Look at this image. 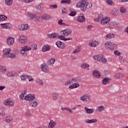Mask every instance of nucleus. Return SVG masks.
Masks as SVG:
<instances>
[{
    "instance_id": "obj_26",
    "label": "nucleus",
    "mask_w": 128,
    "mask_h": 128,
    "mask_svg": "<svg viewBox=\"0 0 128 128\" xmlns=\"http://www.w3.org/2000/svg\"><path fill=\"white\" fill-rule=\"evenodd\" d=\"M42 18L44 20H52V16L50 15L44 14L42 16Z\"/></svg>"
},
{
    "instance_id": "obj_4",
    "label": "nucleus",
    "mask_w": 128,
    "mask_h": 128,
    "mask_svg": "<svg viewBox=\"0 0 128 128\" xmlns=\"http://www.w3.org/2000/svg\"><path fill=\"white\" fill-rule=\"evenodd\" d=\"M80 100L84 102H88L92 100V96L89 94H84L80 98Z\"/></svg>"
},
{
    "instance_id": "obj_1",
    "label": "nucleus",
    "mask_w": 128,
    "mask_h": 128,
    "mask_svg": "<svg viewBox=\"0 0 128 128\" xmlns=\"http://www.w3.org/2000/svg\"><path fill=\"white\" fill-rule=\"evenodd\" d=\"M80 80L78 78H72L71 80H68L65 83V86H70L69 88L72 90V88H79L80 84L78 82H80Z\"/></svg>"
},
{
    "instance_id": "obj_5",
    "label": "nucleus",
    "mask_w": 128,
    "mask_h": 128,
    "mask_svg": "<svg viewBox=\"0 0 128 128\" xmlns=\"http://www.w3.org/2000/svg\"><path fill=\"white\" fill-rule=\"evenodd\" d=\"M18 40L20 44H24L28 42V38L24 35H20L18 38Z\"/></svg>"
},
{
    "instance_id": "obj_42",
    "label": "nucleus",
    "mask_w": 128,
    "mask_h": 128,
    "mask_svg": "<svg viewBox=\"0 0 128 128\" xmlns=\"http://www.w3.org/2000/svg\"><path fill=\"white\" fill-rule=\"evenodd\" d=\"M20 54L22 56H28V52H26L25 51H22V50H20Z\"/></svg>"
},
{
    "instance_id": "obj_25",
    "label": "nucleus",
    "mask_w": 128,
    "mask_h": 128,
    "mask_svg": "<svg viewBox=\"0 0 128 128\" xmlns=\"http://www.w3.org/2000/svg\"><path fill=\"white\" fill-rule=\"evenodd\" d=\"M93 58L94 60H97L98 62H100L102 59V54H98L96 56H93Z\"/></svg>"
},
{
    "instance_id": "obj_9",
    "label": "nucleus",
    "mask_w": 128,
    "mask_h": 128,
    "mask_svg": "<svg viewBox=\"0 0 128 128\" xmlns=\"http://www.w3.org/2000/svg\"><path fill=\"white\" fill-rule=\"evenodd\" d=\"M10 48L5 49L3 50L4 54L3 57L4 58H10Z\"/></svg>"
},
{
    "instance_id": "obj_24",
    "label": "nucleus",
    "mask_w": 128,
    "mask_h": 128,
    "mask_svg": "<svg viewBox=\"0 0 128 128\" xmlns=\"http://www.w3.org/2000/svg\"><path fill=\"white\" fill-rule=\"evenodd\" d=\"M111 14L113 16H118V10L116 8H114L112 10Z\"/></svg>"
},
{
    "instance_id": "obj_18",
    "label": "nucleus",
    "mask_w": 128,
    "mask_h": 128,
    "mask_svg": "<svg viewBox=\"0 0 128 128\" xmlns=\"http://www.w3.org/2000/svg\"><path fill=\"white\" fill-rule=\"evenodd\" d=\"M114 36H116L114 34H106L104 36V39L106 40H111V38H114Z\"/></svg>"
},
{
    "instance_id": "obj_60",
    "label": "nucleus",
    "mask_w": 128,
    "mask_h": 128,
    "mask_svg": "<svg viewBox=\"0 0 128 128\" xmlns=\"http://www.w3.org/2000/svg\"><path fill=\"white\" fill-rule=\"evenodd\" d=\"M24 94H20V100H25V99H24Z\"/></svg>"
},
{
    "instance_id": "obj_32",
    "label": "nucleus",
    "mask_w": 128,
    "mask_h": 128,
    "mask_svg": "<svg viewBox=\"0 0 128 128\" xmlns=\"http://www.w3.org/2000/svg\"><path fill=\"white\" fill-rule=\"evenodd\" d=\"M21 50L26 52H28V50H32V48H28V46H24V47H22Z\"/></svg>"
},
{
    "instance_id": "obj_23",
    "label": "nucleus",
    "mask_w": 128,
    "mask_h": 128,
    "mask_svg": "<svg viewBox=\"0 0 128 128\" xmlns=\"http://www.w3.org/2000/svg\"><path fill=\"white\" fill-rule=\"evenodd\" d=\"M56 62V59L54 58H50L47 62L48 66H54Z\"/></svg>"
},
{
    "instance_id": "obj_56",
    "label": "nucleus",
    "mask_w": 128,
    "mask_h": 128,
    "mask_svg": "<svg viewBox=\"0 0 128 128\" xmlns=\"http://www.w3.org/2000/svg\"><path fill=\"white\" fill-rule=\"evenodd\" d=\"M24 24H20L18 26V30H24Z\"/></svg>"
},
{
    "instance_id": "obj_44",
    "label": "nucleus",
    "mask_w": 128,
    "mask_h": 128,
    "mask_svg": "<svg viewBox=\"0 0 128 128\" xmlns=\"http://www.w3.org/2000/svg\"><path fill=\"white\" fill-rule=\"evenodd\" d=\"M12 118L11 116H7L6 118V122L10 123L12 122Z\"/></svg>"
},
{
    "instance_id": "obj_14",
    "label": "nucleus",
    "mask_w": 128,
    "mask_h": 128,
    "mask_svg": "<svg viewBox=\"0 0 128 128\" xmlns=\"http://www.w3.org/2000/svg\"><path fill=\"white\" fill-rule=\"evenodd\" d=\"M56 122L54 120H51L48 124L49 128H54L56 126Z\"/></svg>"
},
{
    "instance_id": "obj_46",
    "label": "nucleus",
    "mask_w": 128,
    "mask_h": 128,
    "mask_svg": "<svg viewBox=\"0 0 128 128\" xmlns=\"http://www.w3.org/2000/svg\"><path fill=\"white\" fill-rule=\"evenodd\" d=\"M34 19L35 20H36V22H38V20H40V16H37L36 14H35L34 16Z\"/></svg>"
},
{
    "instance_id": "obj_55",
    "label": "nucleus",
    "mask_w": 128,
    "mask_h": 128,
    "mask_svg": "<svg viewBox=\"0 0 128 128\" xmlns=\"http://www.w3.org/2000/svg\"><path fill=\"white\" fill-rule=\"evenodd\" d=\"M14 106V102L12 100H10L9 102V106Z\"/></svg>"
},
{
    "instance_id": "obj_38",
    "label": "nucleus",
    "mask_w": 128,
    "mask_h": 128,
    "mask_svg": "<svg viewBox=\"0 0 128 128\" xmlns=\"http://www.w3.org/2000/svg\"><path fill=\"white\" fill-rule=\"evenodd\" d=\"M90 65L88 64H82L81 65V68H82L83 70H86V68H89Z\"/></svg>"
},
{
    "instance_id": "obj_15",
    "label": "nucleus",
    "mask_w": 128,
    "mask_h": 128,
    "mask_svg": "<svg viewBox=\"0 0 128 128\" xmlns=\"http://www.w3.org/2000/svg\"><path fill=\"white\" fill-rule=\"evenodd\" d=\"M110 18L109 17L103 18L101 20V24H108V22H110Z\"/></svg>"
},
{
    "instance_id": "obj_52",
    "label": "nucleus",
    "mask_w": 128,
    "mask_h": 128,
    "mask_svg": "<svg viewBox=\"0 0 128 128\" xmlns=\"http://www.w3.org/2000/svg\"><path fill=\"white\" fill-rule=\"evenodd\" d=\"M24 2L25 4H30V2H34V0H24Z\"/></svg>"
},
{
    "instance_id": "obj_63",
    "label": "nucleus",
    "mask_w": 128,
    "mask_h": 128,
    "mask_svg": "<svg viewBox=\"0 0 128 128\" xmlns=\"http://www.w3.org/2000/svg\"><path fill=\"white\" fill-rule=\"evenodd\" d=\"M72 52L73 54H78V52H80V49H75Z\"/></svg>"
},
{
    "instance_id": "obj_59",
    "label": "nucleus",
    "mask_w": 128,
    "mask_h": 128,
    "mask_svg": "<svg viewBox=\"0 0 128 128\" xmlns=\"http://www.w3.org/2000/svg\"><path fill=\"white\" fill-rule=\"evenodd\" d=\"M106 2L108 4H110L111 6V4H112V0H106Z\"/></svg>"
},
{
    "instance_id": "obj_34",
    "label": "nucleus",
    "mask_w": 128,
    "mask_h": 128,
    "mask_svg": "<svg viewBox=\"0 0 128 128\" xmlns=\"http://www.w3.org/2000/svg\"><path fill=\"white\" fill-rule=\"evenodd\" d=\"M111 44L112 42H106L104 44L106 48H107V50H110L111 46Z\"/></svg>"
},
{
    "instance_id": "obj_49",
    "label": "nucleus",
    "mask_w": 128,
    "mask_h": 128,
    "mask_svg": "<svg viewBox=\"0 0 128 128\" xmlns=\"http://www.w3.org/2000/svg\"><path fill=\"white\" fill-rule=\"evenodd\" d=\"M27 78H28L29 82H34V78H32V76L27 74Z\"/></svg>"
},
{
    "instance_id": "obj_19",
    "label": "nucleus",
    "mask_w": 128,
    "mask_h": 128,
    "mask_svg": "<svg viewBox=\"0 0 128 128\" xmlns=\"http://www.w3.org/2000/svg\"><path fill=\"white\" fill-rule=\"evenodd\" d=\"M84 122L86 124H96V122H98V120L96 118H93L92 120H84Z\"/></svg>"
},
{
    "instance_id": "obj_62",
    "label": "nucleus",
    "mask_w": 128,
    "mask_h": 128,
    "mask_svg": "<svg viewBox=\"0 0 128 128\" xmlns=\"http://www.w3.org/2000/svg\"><path fill=\"white\" fill-rule=\"evenodd\" d=\"M114 54H115V56H119L120 54V53L118 52V50H116L114 52Z\"/></svg>"
},
{
    "instance_id": "obj_3",
    "label": "nucleus",
    "mask_w": 128,
    "mask_h": 128,
    "mask_svg": "<svg viewBox=\"0 0 128 128\" xmlns=\"http://www.w3.org/2000/svg\"><path fill=\"white\" fill-rule=\"evenodd\" d=\"M35 98H36V97L34 96V94H28L24 97V99L26 100H27L28 102H29L30 105L31 106H33L34 108H36V106H38V102L36 101H34V100Z\"/></svg>"
},
{
    "instance_id": "obj_8",
    "label": "nucleus",
    "mask_w": 128,
    "mask_h": 128,
    "mask_svg": "<svg viewBox=\"0 0 128 128\" xmlns=\"http://www.w3.org/2000/svg\"><path fill=\"white\" fill-rule=\"evenodd\" d=\"M72 32V30L70 28H66L64 30L61 31V34H64L65 36H70Z\"/></svg>"
},
{
    "instance_id": "obj_21",
    "label": "nucleus",
    "mask_w": 128,
    "mask_h": 128,
    "mask_svg": "<svg viewBox=\"0 0 128 128\" xmlns=\"http://www.w3.org/2000/svg\"><path fill=\"white\" fill-rule=\"evenodd\" d=\"M51 48L52 47H50V45H45L42 47V52H48V50H50Z\"/></svg>"
},
{
    "instance_id": "obj_22",
    "label": "nucleus",
    "mask_w": 128,
    "mask_h": 128,
    "mask_svg": "<svg viewBox=\"0 0 128 128\" xmlns=\"http://www.w3.org/2000/svg\"><path fill=\"white\" fill-rule=\"evenodd\" d=\"M93 76H94V78H100V72L98 70H94L93 72Z\"/></svg>"
},
{
    "instance_id": "obj_50",
    "label": "nucleus",
    "mask_w": 128,
    "mask_h": 128,
    "mask_svg": "<svg viewBox=\"0 0 128 128\" xmlns=\"http://www.w3.org/2000/svg\"><path fill=\"white\" fill-rule=\"evenodd\" d=\"M92 26L88 25L87 26L86 30L90 32V30H92Z\"/></svg>"
},
{
    "instance_id": "obj_27",
    "label": "nucleus",
    "mask_w": 128,
    "mask_h": 128,
    "mask_svg": "<svg viewBox=\"0 0 128 128\" xmlns=\"http://www.w3.org/2000/svg\"><path fill=\"white\" fill-rule=\"evenodd\" d=\"M36 8L38 12H42L44 8V4L42 3L38 4L36 6Z\"/></svg>"
},
{
    "instance_id": "obj_54",
    "label": "nucleus",
    "mask_w": 128,
    "mask_h": 128,
    "mask_svg": "<svg viewBox=\"0 0 128 128\" xmlns=\"http://www.w3.org/2000/svg\"><path fill=\"white\" fill-rule=\"evenodd\" d=\"M9 58H16V54L14 53H10V54L9 55Z\"/></svg>"
},
{
    "instance_id": "obj_48",
    "label": "nucleus",
    "mask_w": 128,
    "mask_h": 128,
    "mask_svg": "<svg viewBox=\"0 0 128 128\" xmlns=\"http://www.w3.org/2000/svg\"><path fill=\"white\" fill-rule=\"evenodd\" d=\"M70 0H62L61 4H70Z\"/></svg>"
},
{
    "instance_id": "obj_53",
    "label": "nucleus",
    "mask_w": 128,
    "mask_h": 128,
    "mask_svg": "<svg viewBox=\"0 0 128 128\" xmlns=\"http://www.w3.org/2000/svg\"><path fill=\"white\" fill-rule=\"evenodd\" d=\"M10 100H5L4 101V104H5V106H9Z\"/></svg>"
},
{
    "instance_id": "obj_20",
    "label": "nucleus",
    "mask_w": 128,
    "mask_h": 128,
    "mask_svg": "<svg viewBox=\"0 0 128 128\" xmlns=\"http://www.w3.org/2000/svg\"><path fill=\"white\" fill-rule=\"evenodd\" d=\"M48 38H58V33L53 32L46 35Z\"/></svg>"
},
{
    "instance_id": "obj_2",
    "label": "nucleus",
    "mask_w": 128,
    "mask_h": 128,
    "mask_svg": "<svg viewBox=\"0 0 128 128\" xmlns=\"http://www.w3.org/2000/svg\"><path fill=\"white\" fill-rule=\"evenodd\" d=\"M76 8H80L81 10L84 12L86 10V8H92V4L90 2L86 3V0H83L81 2H79L76 4Z\"/></svg>"
},
{
    "instance_id": "obj_11",
    "label": "nucleus",
    "mask_w": 128,
    "mask_h": 128,
    "mask_svg": "<svg viewBox=\"0 0 128 128\" xmlns=\"http://www.w3.org/2000/svg\"><path fill=\"white\" fill-rule=\"evenodd\" d=\"M7 43L8 46H12L14 44V38L12 37H8L6 39Z\"/></svg>"
},
{
    "instance_id": "obj_35",
    "label": "nucleus",
    "mask_w": 128,
    "mask_h": 128,
    "mask_svg": "<svg viewBox=\"0 0 128 128\" xmlns=\"http://www.w3.org/2000/svg\"><path fill=\"white\" fill-rule=\"evenodd\" d=\"M96 46H98V42L96 41H93L90 43V46H92V48H96Z\"/></svg>"
},
{
    "instance_id": "obj_43",
    "label": "nucleus",
    "mask_w": 128,
    "mask_h": 128,
    "mask_svg": "<svg viewBox=\"0 0 128 128\" xmlns=\"http://www.w3.org/2000/svg\"><path fill=\"white\" fill-rule=\"evenodd\" d=\"M26 78H28V74H24L21 76L20 78L22 80H26Z\"/></svg>"
},
{
    "instance_id": "obj_7",
    "label": "nucleus",
    "mask_w": 128,
    "mask_h": 128,
    "mask_svg": "<svg viewBox=\"0 0 128 128\" xmlns=\"http://www.w3.org/2000/svg\"><path fill=\"white\" fill-rule=\"evenodd\" d=\"M60 34L58 35V36L57 37L59 40H64V42H66V40H72V38H66V36H64V34H62V31L60 32Z\"/></svg>"
},
{
    "instance_id": "obj_47",
    "label": "nucleus",
    "mask_w": 128,
    "mask_h": 128,
    "mask_svg": "<svg viewBox=\"0 0 128 128\" xmlns=\"http://www.w3.org/2000/svg\"><path fill=\"white\" fill-rule=\"evenodd\" d=\"M102 62V64H106V58H104V56H102V58L101 59L100 61Z\"/></svg>"
},
{
    "instance_id": "obj_51",
    "label": "nucleus",
    "mask_w": 128,
    "mask_h": 128,
    "mask_svg": "<svg viewBox=\"0 0 128 128\" xmlns=\"http://www.w3.org/2000/svg\"><path fill=\"white\" fill-rule=\"evenodd\" d=\"M50 8H58V5L52 4L50 6Z\"/></svg>"
},
{
    "instance_id": "obj_58",
    "label": "nucleus",
    "mask_w": 128,
    "mask_h": 128,
    "mask_svg": "<svg viewBox=\"0 0 128 128\" xmlns=\"http://www.w3.org/2000/svg\"><path fill=\"white\" fill-rule=\"evenodd\" d=\"M6 76H9V77H10V76H14V74H12V72H8L7 74H6Z\"/></svg>"
},
{
    "instance_id": "obj_31",
    "label": "nucleus",
    "mask_w": 128,
    "mask_h": 128,
    "mask_svg": "<svg viewBox=\"0 0 128 128\" xmlns=\"http://www.w3.org/2000/svg\"><path fill=\"white\" fill-rule=\"evenodd\" d=\"M116 48H118V45L114 42H111V46L110 49V50H116Z\"/></svg>"
},
{
    "instance_id": "obj_37",
    "label": "nucleus",
    "mask_w": 128,
    "mask_h": 128,
    "mask_svg": "<svg viewBox=\"0 0 128 128\" xmlns=\"http://www.w3.org/2000/svg\"><path fill=\"white\" fill-rule=\"evenodd\" d=\"M36 84H38V86H44V82H42V80H40V78L36 79Z\"/></svg>"
},
{
    "instance_id": "obj_17",
    "label": "nucleus",
    "mask_w": 128,
    "mask_h": 128,
    "mask_svg": "<svg viewBox=\"0 0 128 128\" xmlns=\"http://www.w3.org/2000/svg\"><path fill=\"white\" fill-rule=\"evenodd\" d=\"M110 80H112V79L110 78L106 77L104 78H103L102 84L104 85L108 84H110Z\"/></svg>"
},
{
    "instance_id": "obj_28",
    "label": "nucleus",
    "mask_w": 128,
    "mask_h": 128,
    "mask_svg": "<svg viewBox=\"0 0 128 128\" xmlns=\"http://www.w3.org/2000/svg\"><path fill=\"white\" fill-rule=\"evenodd\" d=\"M104 110V106H98L96 107V110L98 112H102Z\"/></svg>"
},
{
    "instance_id": "obj_57",
    "label": "nucleus",
    "mask_w": 128,
    "mask_h": 128,
    "mask_svg": "<svg viewBox=\"0 0 128 128\" xmlns=\"http://www.w3.org/2000/svg\"><path fill=\"white\" fill-rule=\"evenodd\" d=\"M115 78H116V80H118L120 78V73H117L115 75Z\"/></svg>"
},
{
    "instance_id": "obj_30",
    "label": "nucleus",
    "mask_w": 128,
    "mask_h": 128,
    "mask_svg": "<svg viewBox=\"0 0 128 128\" xmlns=\"http://www.w3.org/2000/svg\"><path fill=\"white\" fill-rule=\"evenodd\" d=\"M58 94L56 93V92H54L52 94V98L53 100H58Z\"/></svg>"
},
{
    "instance_id": "obj_12",
    "label": "nucleus",
    "mask_w": 128,
    "mask_h": 128,
    "mask_svg": "<svg viewBox=\"0 0 128 128\" xmlns=\"http://www.w3.org/2000/svg\"><path fill=\"white\" fill-rule=\"evenodd\" d=\"M77 20L79 22H84L86 20V18H84V14H81L80 16H78Z\"/></svg>"
},
{
    "instance_id": "obj_45",
    "label": "nucleus",
    "mask_w": 128,
    "mask_h": 128,
    "mask_svg": "<svg viewBox=\"0 0 128 128\" xmlns=\"http://www.w3.org/2000/svg\"><path fill=\"white\" fill-rule=\"evenodd\" d=\"M8 17L4 15L0 16V20H6Z\"/></svg>"
},
{
    "instance_id": "obj_29",
    "label": "nucleus",
    "mask_w": 128,
    "mask_h": 128,
    "mask_svg": "<svg viewBox=\"0 0 128 128\" xmlns=\"http://www.w3.org/2000/svg\"><path fill=\"white\" fill-rule=\"evenodd\" d=\"M104 18V15L102 14H100L98 16V17L97 18L94 19V22H102V20Z\"/></svg>"
},
{
    "instance_id": "obj_39",
    "label": "nucleus",
    "mask_w": 128,
    "mask_h": 128,
    "mask_svg": "<svg viewBox=\"0 0 128 128\" xmlns=\"http://www.w3.org/2000/svg\"><path fill=\"white\" fill-rule=\"evenodd\" d=\"M5 2L6 6H12V0H5Z\"/></svg>"
},
{
    "instance_id": "obj_16",
    "label": "nucleus",
    "mask_w": 128,
    "mask_h": 128,
    "mask_svg": "<svg viewBox=\"0 0 128 128\" xmlns=\"http://www.w3.org/2000/svg\"><path fill=\"white\" fill-rule=\"evenodd\" d=\"M84 110L87 114H94V108H88V107H84Z\"/></svg>"
},
{
    "instance_id": "obj_13",
    "label": "nucleus",
    "mask_w": 128,
    "mask_h": 128,
    "mask_svg": "<svg viewBox=\"0 0 128 128\" xmlns=\"http://www.w3.org/2000/svg\"><path fill=\"white\" fill-rule=\"evenodd\" d=\"M56 46H57L58 48H60L63 49L66 48V44L60 41H57L56 43Z\"/></svg>"
},
{
    "instance_id": "obj_36",
    "label": "nucleus",
    "mask_w": 128,
    "mask_h": 128,
    "mask_svg": "<svg viewBox=\"0 0 128 128\" xmlns=\"http://www.w3.org/2000/svg\"><path fill=\"white\" fill-rule=\"evenodd\" d=\"M70 13L69 14L70 16H76V11H72V9H70Z\"/></svg>"
},
{
    "instance_id": "obj_10",
    "label": "nucleus",
    "mask_w": 128,
    "mask_h": 128,
    "mask_svg": "<svg viewBox=\"0 0 128 128\" xmlns=\"http://www.w3.org/2000/svg\"><path fill=\"white\" fill-rule=\"evenodd\" d=\"M0 26L2 28H6V29L8 28V30H10V28H12V24L10 23L2 24H0Z\"/></svg>"
},
{
    "instance_id": "obj_33",
    "label": "nucleus",
    "mask_w": 128,
    "mask_h": 128,
    "mask_svg": "<svg viewBox=\"0 0 128 128\" xmlns=\"http://www.w3.org/2000/svg\"><path fill=\"white\" fill-rule=\"evenodd\" d=\"M35 14L30 12H28V16L30 20H34V18Z\"/></svg>"
},
{
    "instance_id": "obj_6",
    "label": "nucleus",
    "mask_w": 128,
    "mask_h": 128,
    "mask_svg": "<svg viewBox=\"0 0 128 128\" xmlns=\"http://www.w3.org/2000/svg\"><path fill=\"white\" fill-rule=\"evenodd\" d=\"M41 70L44 72H50V68L46 63H43L40 65Z\"/></svg>"
},
{
    "instance_id": "obj_41",
    "label": "nucleus",
    "mask_w": 128,
    "mask_h": 128,
    "mask_svg": "<svg viewBox=\"0 0 128 128\" xmlns=\"http://www.w3.org/2000/svg\"><path fill=\"white\" fill-rule=\"evenodd\" d=\"M0 72H6V68L4 66H0Z\"/></svg>"
},
{
    "instance_id": "obj_64",
    "label": "nucleus",
    "mask_w": 128,
    "mask_h": 128,
    "mask_svg": "<svg viewBox=\"0 0 128 128\" xmlns=\"http://www.w3.org/2000/svg\"><path fill=\"white\" fill-rule=\"evenodd\" d=\"M62 10V14H66V8H63Z\"/></svg>"
},
{
    "instance_id": "obj_61",
    "label": "nucleus",
    "mask_w": 128,
    "mask_h": 128,
    "mask_svg": "<svg viewBox=\"0 0 128 128\" xmlns=\"http://www.w3.org/2000/svg\"><path fill=\"white\" fill-rule=\"evenodd\" d=\"M28 28V24H24V30H26Z\"/></svg>"
},
{
    "instance_id": "obj_40",
    "label": "nucleus",
    "mask_w": 128,
    "mask_h": 128,
    "mask_svg": "<svg viewBox=\"0 0 128 128\" xmlns=\"http://www.w3.org/2000/svg\"><path fill=\"white\" fill-rule=\"evenodd\" d=\"M120 12L121 14H126V8L125 7H121L120 8Z\"/></svg>"
}]
</instances>
